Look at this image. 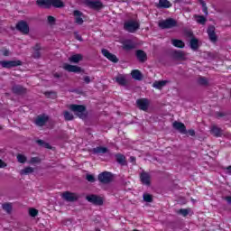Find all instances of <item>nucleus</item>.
Wrapping results in <instances>:
<instances>
[{
  "label": "nucleus",
  "instance_id": "1",
  "mask_svg": "<svg viewBox=\"0 0 231 231\" xmlns=\"http://www.w3.org/2000/svg\"><path fill=\"white\" fill-rule=\"evenodd\" d=\"M176 26H178V22L172 18L159 22V27L162 28V30H169L171 28H176Z\"/></svg>",
  "mask_w": 231,
  "mask_h": 231
},
{
  "label": "nucleus",
  "instance_id": "2",
  "mask_svg": "<svg viewBox=\"0 0 231 231\" xmlns=\"http://www.w3.org/2000/svg\"><path fill=\"white\" fill-rule=\"evenodd\" d=\"M140 28V23L136 20H129L125 23L124 29L130 33H134Z\"/></svg>",
  "mask_w": 231,
  "mask_h": 231
},
{
  "label": "nucleus",
  "instance_id": "3",
  "mask_svg": "<svg viewBox=\"0 0 231 231\" xmlns=\"http://www.w3.org/2000/svg\"><path fill=\"white\" fill-rule=\"evenodd\" d=\"M83 3L85 6L92 10H101V8H104V5L100 0H85Z\"/></svg>",
  "mask_w": 231,
  "mask_h": 231
},
{
  "label": "nucleus",
  "instance_id": "4",
  "mask_svg": "<svg viewBox=\"0 0 231 231\" xmlns=\"http://www.w3.org/2000/svg\"><path fill=\"white\" fill-rule=\"evenodd\" d=\"M70 111L75 113L79 118H84V112L86 111V106L82 105H70L69 106Z\"/></svg>",
  "mask_w": 231,
  "mask_h": 231
},
{
  "label": "nucleus",
  "instance_id": "5",
  "mask_svg": "<svg viewBox=\"0 0 231 231\" xmlns=\"http://www.w3.org/2000/svg\"><path fill=\"white\" fill-rule=\"evenodd\" d=\"M2 68H6L10 69V68H17V66H23V61L16 60H2L0 61Z\"/></svg>",
  "mask_w": 231,
  "mask_h": 231
},
{
  "label": "nucleus",
  "instance_id": "6",
  "mask_svg": "<svg viewBox=\"0 0 231 231\" xmlns=\"http://www.w3.org/2000/svg\"><path fill=\"white\" fill-rule=\"evenodd\" d=\"M73 17L76 24H79V26L84 24V13L75 10L73 11Z\"/></svg>",
  "mask_w": 231,
  "mask_h": 231
},
{
  "label": "nucleus",
  "instance_id": "7",
  "mask_svg": "<svg viewBox=\"0 0 231 231\" xmlns=\"http://www.w3.org/2000/svg\"><path fill=\"white\" fill-rule=\"evenodd\" d=\"M63 69L65 71H69V73H80L82 71V68L77 66V65H70L68 63L63 64Z\"/></svg>",
  "mask_w": 231,
  "mask_h": 231
},
{
  "label": "nucleus",
  "instance_id": "8",
  "mask_svg": "<svg viewBox=\"0 0 231 231\" xmlns=\"http://www.w3.org/2000/svg\"><path fill=\"white\" fill-rule=\"evenodd\" d=\"M111 180H113V175H111V172L104 171L98 175V180L101 183H110Z\"/></svg>",
  "mask_w": 231,
  "mask_h": 231
},
{
  "label": "nucleus",
  "instance_id": "9",
  "mask_svg": "<svg viewBox=\"0 0 231 231\" xmlns=\"http://www.w3.org/2000/svg\"><path fill=\"white\" fill-rule=\"evenodd\" d=\"M16 29L21 32L22 33H23L24 35L28 34L30 32V27L28 26V23H26V22H19L16 24Z\"/></svg>",
  "mask_w": 231,
  "mask_h": 231
},
{
  "label": "nucleus",
  "instance_id": "10",
  "mask_svg": "<svg viewBox=\"0 0 231 231\" xmlns=\"http://www.w3.org/2000/svg\"><path fill=\"white\" fill-rule=\"evenodd\" d=\"M136 104H137L139 109H141L142 111H147V109H149L150 102L148 99H145V98L138 99L136 101Z\"/></svg>",
  "mask_w": 231,
  "mask_h": 231
},
{
  "label": "nucleus",
  "instance_id": "11",
  "mask_svg": "<svg viewBox=\"0 0 231 231\" xmlns=\"http://www.w3.org/2000/svg\"><path fill=\"white\" fill-rule=\"evenodd\" d=\"M62 198L65 199V201H77V199H79V195L66 191L62 194Z\"/></svg>",
  "mask_w": 231,
  "mask_h": 231
},
{
  "label": "nucleus",
  "instance_id": "12",
  "mask_svg": "<svg viewBox=\"0 0 231 231\" xmlns=\"http://www.w3.org/2000/svg\"><path fill=\"white\" fill-rule=\"evenodd\" d=\"M87 199L90 203H94V205H102V203H104V200L102 199V198L97 195L87 196Z\"/></svg>",
  "mask_w": 231,
  "mask_h": 231
},
{
  "label": "nucleus",
  "instance_id": "13",
  "mask_svg": "<svg viewBox=\"0 0 231 231\" xmlns=\"http://www.w3.org/2000/svg\"><path fill=\"white\" fill-rule=\"evenodd\" d=\"M173 127L179 131V133H181V134H187V127L185 126V125L183 123L175 121L173 123Z\"/></svg>",
  "mask_w": 231,
  "mask_h": 231
},
{
  "label": "nucleus",
  "instance_id": "14",
  "mask_svg": "<svg viewBox=\"0 0 231 231\" xmlns=\"http://www.w3.org/2000/svg\"><path fill=\"white\" fill-rule=\"evenodd\" d=\"M50 117L48 116L42 115V116H38L37 118L35 119V124L39 127H42V125H45V124L48 122Z\"/></svg>",
  "mask_w": 231,
  "mask_h": 231
},
{
  "label": "nucleus",
  "instance_id": "15",
  "mask_svg": "<svg viewBox=\"0 0 231 231\" xmlns=\"http://www.w3.org/2000/svg\"><path fill=\"white\" fill-rule=\"evenodd\" d=\"M102 53L104 57L108 59V60H111V62H118V58H116V55L109 52V51H107L106 49H103Z\"/></svg>",
  "mask_w": 231,
  "mask_h": 231
},
{
  "label": "nucleus",
  "instance_id": "16",
  "mask_svg": "<svg viewBox=\"0 0 231 231\" xmlns=\"http://www.w3.org/2000/svg\"><path fill=\"white\" fill-rule=\"evenodd\" d=\"M141 181L143 183V185H151V175L149 173L143 171L141 173Z\"/></svg>",
  "mask_w": 231,
  "mask_h": 231
},
{
  "label": "nucleus",
  "instance_id": "17",
  "mask_svg": "<svg viewBox=\"0 0 231 231\" xmlns=\"http://www.w3.org/2000/svg\"><path fill=\"white\" fill-rule=\"evenodd\" d=\"M210 133L217 138H219V136L223 135V130H221V128L217 127V125L211 126Z\"/></svg>",
  "mask_w": 231,
  "mask_h": 231
},
{
  "label": "nucleus",
  "instance_id": "18",
  "mask_svg": "<svg viewBox=\"0 0 231 231\" xmlns=\"http://www.w3.org/2000/svg\"><path fill=\"white\" fill-rule=\"evenodd\" d=\"M82 59H84V56H82V54H74L69 58V60L73 64H79V62H80Z\"/></svg>",
  "mask_w": 231,
  "mask_h": 231
},
{
  "label": "nucleus",
  "instance_id": "19",
  "mask_svg": "<svg viewBox=\"0 0 231 231\" xmlns=\"http://www.w3.org/2000/svg\"><path fill=\"white\" fill-rule=\"evenodd\" d=\"M36 4L42 8H50L51 6V0H37Z\"/></svg>",
  "mask_w": 231,
  "mask_h": 231
},
{
  "label": "nucleus",
  "instance_id": "20",
  "mask_svg": "<svg viewBox=\"0 0 231 231\" xmlns=\"http://www.w3.org/2000/svg\"><path fill=\"white\" fill-rule=\"evenodd\" d=\"M94 154H106L107 152V148L103 146H97L92 150Z\"/></svg>",
  "mask_w": 231,
  "mask_h": 231
},
{
  "label": "nucleus",
  "instance_id": "21",
  "mask_svg": "<svg viewBox=\"0 0 231 231\" xmlns=\"http://www.w3.org/2000/svg\"><path fill=\"white\" fill-rule=\"evenodd\" d=\"M172 4L169 0H159L158 8H171Z\"/></svg>",
  "mask_w": 231,
  "mask_h": 231
},
{
  "label": "nucleus",
  "instance_id": "22",
  "mask_svg": "<svg viewBox=\"0 0 231 231\" xmlns=\"http://www.w3.org/2000/svg\"><path fill=\"white\" fill-rule=\"evenodd\" d=\"M13 92H14L16 95H23L26 93V88L17 85L13 87Z\"/></svg>",
  "mask_w": 231,
  "mask_h": 231
},
{
  "label": "nucleus",
  "instance_id": "23",
  "mask_svg": "<svg viewBox=\"0 0 231 231\" xmlns=\"http://www.w3.org/2000/svg\"><path fill=\"white\" fill-rule=\"evenodd\" d=\"M131 75L134 80H142L143 79L142 72L138 69L132 70Z\"/></svg>",
  "mask_w": 231,
  "mask_h": 231
},
{
  "label": "nucleus",
  "instance_id": "24",
  "mask_svg": "<svg viewBox=\"0 0 231 231\" xmlns=\"http://www.w3.org/2000/svg\"><path fill=\"white\" fill-rule=\"evenodd\" d=\"M136 56L141 62H144V60H147V54H145L143 51H137Z\"/></svg>",
  "mask_w": 231,
  "mask_h": 231
},
{
  "label": "nucleus",
  "instance_id": "25",
  "mask_svg": "<svg viewBox=\"0 0 231 231\" xmlns=\"http://www.w3.org/2000/svg\"><path fill=\"white\" fill-rule=\"evenodd\" d=\"M51 6H54V8H62L64 3L62 0H51Z\"/></svg>",
  "mask_w": 231,
  "mask_h": 231
},
{
  "label": "nucleus",
  "instance_id": "26",
  "mask_svg": "<svg viewBox=\"0 0 231 231\" xmlns=\"http://www.w3.org/2000/svg\"><path fill=\"white\" fill-rule=\"evenodd\" d=\"M171 44L175 46V48H185V42L181 40H171Z\"/></svg>",
  "mask_w": 231,
  "mask_h": 231
},
{
  "label": "nucleus",
  "instance_id": "27",
  "mask_svg": "<svg viewBox=\"0 0 231 231\" xmlns=\"http://www.w3.org/2000/svg\"><path fill=\"white\" fill-rule=\"evenodd\" d=\"M175 59H179L180 60H184L186 54L183 52V51H176L174 52Z\"/></svg>",
  "mask_w": 231,
  "mask_h": 231
},
{
  "label": "nucleus",
  "instance_id": "28",
  "mask_svg": "<svg viewBox=\"0 0 231 231\" xmlns=\"http://www.w3.org/2000/svg\"><path fill=\"white\" fill-rule=\"evenodd\" d=\"M116 82H117L119 86H125V84H127V80H125V78L124 76H117L116 78Z\"/></svg>",
  "mask_w": 231,
  "mask_h": 231
},
{
  "label": "nucleus",
  "instance_id": "29",
  "mask_svg": "<svg viewBox=\"0 0 231 231\" xmlns=\"http://www.w3.org/2000/svg\"><path fill=\"white\" fill-rule=\"evenodd\" d=\"M41 50V45L40 44H36L33 47V57L34 59H39V57H41V52L39 51Z\"/></svg>",
  "mask_w": 231,
  "mask_h": 231
},
{
  "label": "nucleus",
  "instance_id": "30",
  "mask_svg": "<svg viewBox=\"0 0 231 231\" xmlns=\"http://www.w3.org/2000/svg\"><path fill=\"white\" fill-rule=\"evenodd\" d=\"M124 50H133L134 48V44L131 42V41H126L123 43Z\"/></svg>",
  "mask_w": 231,
  "mask_h": 231
},
{
  "label": "nucleus",
  "instance_id": "31",
  "mask_svg": "<svg viewBox=\"0 0 231 231\" xmlns=\"http://www.w3.org/2000/svg\"><path fill=\"white\" fill-rule=\"evenodd\" d=\"M165 84H167V81H155L152 86L156 89H162V88H163Z\"/></svg>",
  "mask_w": 231,
  "mask_h": 231
},
{
  "label": "nucleus",
  "instance_id": "32",
  "mask_svg": "<svg viewBox=\"0 0 231 231\" xmlns=\"http://www.w3.org/2000/svg\"><path fill=\"white\" fill-rule=\"evenodd\" d=\"M63 116H64V119L67 122H69V121L73 120V118H74L73 114H71V112L65 111V112H63Z\"/></svg>",
  "mask_w": 231,
  "mask_h": 231
},
{
  "label": "nucleus",
  "instance_id": "33",
  "mask_svg": "<svg viewBox=\"0 0 231 231\" xmlns=\"http://www.w3.org/2000/svg\"><path fill=\"white\" fill-rule=\"evenodd\" d=\"M198 39L193 38L190 40V48L191 50H198Z\"/></svg>",
  "mask_w": 231,
  "mask_h": 231
},
{
  "label": "nucleus",
  "instance_id": "34",
  "mask_svg": "<svg viewBox=\"0 0 231 231\" xmlns=\"http://www.w3.org/2000/svg\"><path fill=\"white\" fill-rule=\"evenodd\" d=\"M143 198V201H146V203H152V196L149 193H144Z\"/></svg>",
  "mask_w": 231,
  "mask_h": 231
},
{
  "label": "nucleus",
  "instance_id": "35",
  "mask_svg": "<svg viewBox=\"0 0 231 231\" xmlns=\"http://www.w3.org/2000/svg\"><path fill=\"white\" fill-rule=\"evenodd\" d=\"M2 208L5 212H7V214H10V212H12V204H9V203L3 204Z\"/></svg>",
  "mask_w": 231,
  "mask_h": 231
},
{
  "label": "nucleus",
  "instance_id": "36",
  "mask_svg": "<svg viewBox=\"0 0 231 231\" xmlns=\"http://www.w3.org/2000/svg\"><path fill=\"white\" fill-rule=\"evenodd\" d=\"M32 172H33V168L32 167H27L21 171V174H32Z\"/></svg>",
  "mask_w": 231,
  "mask_h": 231
},
{
  "label": "nucleus",
  "instance_id": "37",
  "mask_svg": "<svg viewBox=\"0 0 231 231\" xmlns=\"http://www.w3.org/2000/svg\"><path fill=\"white\" fill-rule=\"evenodd\" d=\"M197 17V23H199V24H205V23H207V18H205V16H196Z\"/></svg>",
  "mask_w": 231,
  "mask_h": 231
},
{
  "label": "nucleus",
  "instance_id": "38",
  "mask_svg": "<svg viewBox=\"0 0 231 231\" xmlns=\"http://www.w3.org/2000/svg\"><path fill=\"white\" fill-rule=\"evenodd\" d=\"M116 160H117L118 163H122V164L125 163V157L122 154H117Z\"/></svg>",
  "mask_w": 231,
  "mask_h": 231
},
{
  "label": "nucleus",
  "instance_id": "39",
  "mask_svg": "<svg viewBox=\"0 0 231 231\" xmlns=\"http://www.w3.org/2000/svg\"><path fill=\"white\" fill-rule=\"evenodd\" d=\"M190 212V209L182 208L179 210V214H181L184 217H187L189 216V213Z\"/></svg>",
  "mask_w": 231,
  "mask_h": 231
},
{
  "label": "nucleus",
  "instance_id": "40",
  "mask_svg": "<svg viewBox=\"0 0 231 231\" xmlns=\"http://www.w3.org/2000/svg\"><path fill=\"white\" fill-rule=\"evenodd\" d=\"M45 97L48 98H57V93L55 92H45Z\"/></svg>",
  "mask_w": 231,
  "mask_h": 231
},
{
  "label": "nucleus",
  "instance_id": "41",
  "mask_svg": "<svg viewBox=\"0 0 231 231\" xmlns=\"http://www.w3.org/2000/svg\"><path fill=\"white\" fill-rule=\"evenodd\" d=\"M17 160H18L19 163H24L26 162V156H24L23 154H18Z\"/></svg>",
  "mask_w": 231,
  "mask_h": 231
},
{
  "label": "nucleus",
  "instance_id": "42",
  "mask_svg": "<svg viewBox=\"0 0 231 231\" xmlns=\"http://www.w3.org/2000/svg\"><path fill=\"white\" fill-rule=\"evenodd\" d=\"M29 214L32 217H35L39 214V211L35 208H31L29 209Z\"/></svg>",
  "mask_w": 231,
  "mask_h": 231
},
{
  "label": "nucleus",
  "instance_id": "43",
  "mask_svg": "<svg viewBox=\"0 0 231 231\" xmlns=\"http://www.w3.org/2000/svg\"><path fill=\"white\" fill-rule=\"evenodd\" d=\"M199 84H200L201 86H207V84H208V80H207L206 78H199Z\"/></svg>",
  "mask_w": 231,
  "mask_h": 231
},
{
  "label": "nucleus",
  "instance_id": "44",
  "mask_svg": "<svg viewBox=\"0 0 231 231\" xmlns=\"http://www.w3.org/2000/svg\"><path fill=\"white\" fill-rule=\"evenodd\" d=\"M86 179L90 182V183H95V177L92 174H87Z\"/></svg>",
  "mask_w": 231,
  "mask_h": 231
},
{
  "label": "nucleus",
  "instance_id": "45",
  "mask_svg": "<svg viewBox=\"0 0 231 231\" xmlns=\"http://www.w3.org/2000/svg\"><path fill=\"white\" fill-rule=\"evenodd\" d=\"M208 37L212 42H216V41H217V37H216V32L208 34Z\"/></svg>",
  "mask_w": 231,
  "mask_h": 231
},
{
  "label": "nucleus",
  "instance_id": "46",
  "mask_svg": "<svg viewBox=\"0 0 231 231\" xmlns=\"http://www.w3.org/2000/svg\"><path fill=\"white\" fill-rule=\"evenodd\" d=\"M1 53H2V55H4V57H8V56H10V51L8 50V49H3L2 51H1Z\"/></svg>",
  "mask_w": 231,
  "mask_h": 231
},
{
  "label": "nucleus",
  "instance_id": "47",
  "mask_svg": "<svg viewBox=\"0 0 231 231\" xmlns=\"http://www.w3.org/2000/svg\"><path fill=\"white\" fill-rule=\"evenodd\" d=\"M216 28L214 26H209L208 29V35H210L212 33H216L215 32Z\"/></svg>",
  "mask_w": 231,
  "mask_h": 231
},
{
  "label": "nucleus",
  "instance_id": "48",
  "mask_svg": "<svg viewBox=\"0 0 231 231\" xmlns=\"http://www.w3.org/2000/svg\"><path fill=\"white\" fill-rule=\"evenodd\" d=\"M202 7H203V12L206 15H208V9L207 8V4H205L204 2H202Z\"/></svg>",
  "mask_w": 231,
  "mask_h": 231
},
{
  "label": "nucleus",
  "instance_id": "49",
  "mask_svg": "<svg viewBox=\"0 0 231 231\" xmlns=\"http://www.w3.org/2000/svg\"><path fill=\"white\" fill-rule=\"evenodd\" d=\"M48 23H50V24H53V23H55V17L48 16Z\"/></svg>",
  "mask_w": 231,
  "mask_h": 231
},
{
  "label": "nucleus",
  "instance_id": "50",
  "mask_svg": "<svg viewBox=\"0 0 231 231\" xmlns=\"http://www.w3.org/2000/svg\"><path fill=\"white\" fill-rule=\"evenodd\" d=\"M84 82H86V84H89V82H91V78H89V76H86L83 79Z\"/></svg>",
  "mask_w": 231,
  "mask_h": 231
},
{
  "label": "nucleus",
  "instance_id": "51",
  "mask_svg": "<svg viewBox=\"0 0 231 231\" xmlns=\"http://www.w3.org/2000/svg\"><path fill=\"white\" fill-rule=\"evenodd\" d=\"M5 167H6V162L0 159V169H5Z\"/></svg>",
  "mask_w": 231,
  "mask_h": 231
},
{
  "label": "nucleus",
  "instance_id": "52",
  "mask_svg": "<svg viewBox=\"0 0 231 231\" xmlns=\"http://www.w3.org/2000/svg\"><path fill=\"white\" fill-rule=\"evenodd\" d=\"M188 134H189V136H194L196 134V132L194 130H189Z\"/></svg>",
  "mask_w": 231,
  "mask_h": 231
},
{
  "label": "nucleus",
  "instance_id": "53",
  "mask_svg": "<svg viewBox=\"0 0 231 231\" xmlns=\"http://www.w3.org/2000/svg\"><path fill=\"white\" fill-rule=\"evenodd\" d=\"M77 41H80L82 42V36H80L79 33H75Z\"/></svg>",
  "mask_w": 231,
  "mask_h": 231
},
{
  "label": "nucleus",
  "instance_id": "54",
  "mask_svg": "<svg viewBox=\"0 0 231 231\" xmlns=\"http://www.w3.org/2000/svg\"><path fill=\"white\" fill-rule=\"evenodd\" d=\"M227 174H231V165L226 168Z\"/></svg>",
  "mask_w": 231,
  "mask_h": 231
},
{
  "label": "nucleus",
  "instance_id": "55",
  "mask_svg": "<svg viewBox=\"0 0 231 231\" xmlns=\"http://www.w3.org/2000/svg\"><path fill=\"white\" fill-rule=\"evenodd\" d=\"M54 77H55L56 79H59V78H60V74L55 73V74H54Z\"/></svg>",
  "mask_w": 231,
  "mask_h": 231
},
{
  "label": "nucleus",
  "instance_id": "56",
  "mask_svg": "<svg viewBox=\"0 0 231 231\" xmlns=\"http://www.w3.org/2000/svg\"><path fill=\"white\" fill-rule=\"evenodd\" d=\"M38 143H39L40 145H42V143H44V142H43L42 140H39V141H38Z\"/></svg>",
  "mask_w": 231,
  "mask_h": 231
},
{
  "label": "nucleus",
  "instance_id": "57",
  "mask_svg": "<svg viewBox=\"0 0 231 231\" xmlns=\"http://www.w3.org/2000/svg\"><path fill=\"white\" fill-rule=\"evenodd\" d=\"M131 160H132V162H134L135 159H134V157H131Z\"/></svg>",
  "mask_w": 231,
  "mask_h": 231
},
{
  "label": "nucleus",
  "instance_id": "58",
  "mask_svg": "<svg viewBox=\"0 0 231 231\" xmlns=\"http://www.w3.org/2000/svg\"><path fill=\"white\" fill-rule=\"evenodd\" d=\"M45 147H47V148L50 147V144H45Z\"/></svg>",
  "mask_w": 231,
  "mask_h": 231
},
{
  "label": "nucleus",
  "instance_id": "59",
  "mask_svg": "<svg viewBox=\"0 0 231 231\" xmlns=\"http://www.w3.org/2000/svg\"><path fill=\"white\" fill-rule=\"evenodd\" d=\"M32 162H35V158H32Z\"/></svg>",
  "mask_w": 231,
  "mask_h": 231
}]
</instances>
